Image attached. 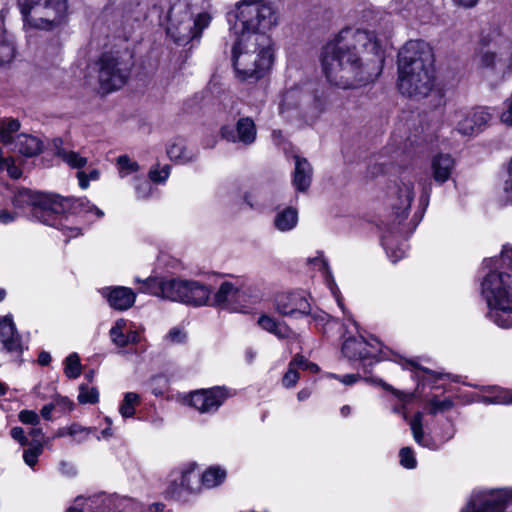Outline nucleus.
Instances as JSON below:
<instances>
[{"label": "nucleus", "mask_w": 512, "mask_h": 512, "mask_svg": "<svg viewBox=\"0 0 512 512\" xmlns=\"http://www.w3.org/2000/svg\"><path fill=\"white\" fill-rule=\"evenodd\" d=\"M240 287L241 293H243L242 299L245 313L251 304H255L261 300L262 294L258 287L253 284H243L240 285Z\"/></svg>", "instance_id": "obj_41"}, {"label": "nucleus", "mask_w": 512, "mask_h": 512, "mask_svg": "<svg viewBox=\"0 0 512 512\" xmlns=\"http://www.w3.org/2000/svg\"><path fill=\"white\" fill-rule=\"evenodd\" d=\"M313 261H314L315 266H318L319 269L322 270L326 286L328 287L332 296L334 297L335 301L337 302V305L343 312H345L341 292H340L339 288L337 287V284L334 280L331 270L328 267L327 262L322 257L315 258Z\"/></svg>", "instance_id": "obj_30"}, {"label": "nucleus", "mask_w": 512, "mask_h": 512, "mask_svg": "<svg viewBox=\"0 0 512 512\" xmlns=\"http://www.w3.org/2000/svg\"><path fill=\"white\" fill-rule=\"evenodd\" d=\"M311 323L318 328L319 326L324 327L330 321V316L324 311H314L310 312Z\"/></svg>", "instance_id": "obj_56"}, {"label": "nucleus", "mask_w": 512, "mask_h": 512, "mask_svg": "<svg viewBox=\"0 0 512 512\" xmlns=\"http://www.w3.org/2000/svg\"><path fill=\"white\" fill-rule=\"evenodd\" d=\"M187 339V333L182 327H173L164 336V342L167 344H182Z\"/></svg>", "instance_id": "obj_50"}, {"label": "nucleus", "mask_w": 512, "mask_h": 512, "mask_svg": "<svg viewBox=\"0 0 512 512\" xmlns=\"http://www.w3.org/2000/svg\"><path fill=\"white\" fill-rule=\"evenodd\" d=\"M453 407V402L450 398H439L437 395H432L427 400L428 412L432 415L442 413L450 410Z\"/></svg>", "instance_id": "obj_40"}, {"label": "nucleus", "mask_w": 512, "mask_h": 512, "mask_svg": "<svg viewBox=\"0 0 512 512\" xmlns=\"http://www.w3.org/2000/svg\"><path fill=\"white\" fill-rule=\"evenodd\" d=\"M273 223L278 231H291L297 226L298 212L292 207H287L275 215Z\"/></svg>", "instance_id": "obj_31"}, {"label": "nucleus", "mask_w": 512, "mask_h": 512, "mask_svg": "<svg viewBox=\"0 0 512 512\" xmlns=\"http://www.w3.org/2000/svg\"><path fill=\"white\" fill-rule=\"evenodd\" d=\"M329 377L339 380L344 385H353L360 380V376L358 374H347L344 376H339L337 374H329Z\"/></svg>", "instance_id": "obj_60"}, {"label": "nucleus", "mask_w": 512, "mask_h": 512, "mask_svg": "<svg viewBox=\"0 0 512 512\" xmlns=\"http://www.w3.org/2000/svg\"><path fill=\"white\" fill-rule=\"evenodd\" d=\"M99 400V393L95 387L82 384L79 387L78 401L81 404H95Z\"/></svg>", "instance_id": "obj_46"}, {"label": "nucleus", "mask_w": 512, "mask_h": 512, "mask_svg": "<svg viewBox=\"0 0 512 512\" xmlns=\"http://www.w3.org/2000/svg\"><path fill=\"white\" fill-rule=\"evenodd\" d=\"M17 217V213L9 212L7 209L0 210V223L9 224L13 222Z\"/></svg>", "instance_id": "obj_62"}, {"label": "nucleus", "mask_w": 512, "mask_h": 512, "mask_svg": "<svg viewBox=\"0 0 512 512\" xmlns=\"http://www.w3.org/2000/svg\"><path fill=\"white\" fill-rule=\"evenodd\" d=\"M57 154L71 168L80 169L87 164V158L75 151L61 149Z\"/></svg>", "instance_id": "obj_43"}, {"label": "nucleus", "mask_w": 512, "mask_h": 512, "mask_svg": "<svg viewBox=\"0 0 512 512\" xmlns=\"http://www.w3.org/2000/svg\"><path fill=\"white\" fill-rule=\"evenodd\" d=\"M227 476V472L220 466H210L201 475L202 489H212L221 485Z\"/></svg>", "instance_id": "obj_32"}, {"label": "nucleus", "mask_w": 512, "mask_h": 512, "mask_svg": "<svg viewBox=\"0 0 512 512\" xmlns=\"http://www.w3.org/2000/svg\"><path fill=\"white\" fill-rule=\"evenodd\" d=\"M233 38L232 62L236 76L257 81L273 64V42L268 31L277 24L273 8L262 0H243L229 14Z\"/></svg>", "instance_id": "obj_1"}, {"label": "nucleus", "mask_w": 512, "mask_h": 512, "mask_svg": "<svg viewBox=\"0 0 512 512\" xmlns=\"http://www.w3.org/2000/svg\"><path fill=\"white\" fill-rule=\"evenodd\" d=\"M257 324L262 330L273 334L278 339H286L292 335V330L285 322L279 321L269 314H261L257 319Z\"/></svg>", "instance_id": "obj_25"}, {"label": "nucleus", "mask_w": 512, "mask_h": 512, "mask_svg": "<svg viewBox=\"0 0 512 512\" xmlns=\"http://www.w3.org/2000/svg\"><path fill=\"white\" fill-rule=\"evenodd\" d=\"M211 19L209 13H195L186 1H178L169 10L167 34L175 43L186 44L200 37Z\"/></svg>", "instance_id": "obj_8"}, {"label": "nucleus", "mask_w": 512, "mask_h": 512, "mask_svg": "<svg viewBox=\"0 0 512 512\" xmlns=\"http://www.w3.org/2000/svg\"><path fill=\"white\" fill-rule=\"evenodd\" d=\"M449 119L461 135L474 136L488 126L492 113L486 107L460 108L454 110Z\"/></svg>", "instance_id": "obj_14"}, {"label": "nucleus", "mask_w": 512, "mask_h": 512, "mask_svg": "<svg viewBox=\"0 0 512 512\" xmlns=\"http://www.w3.org/2000/svg\"><path fill=\"white\" fill-rule=\"evenodd\" d=\"M482 402L486 404H512V390L498 386H489L485 390Z\"/></svg>", "instance_id": "obj_33"}, {"label": "nucleus", "mask_w": 512, "mask_h": 512, "mask_svg": "<svg viewBox=\"0 0 512 512\" xmlns=\"http://www.w3.org/2000/svg\"><path fill=\"white\" fill-rule=\"evenodd\" d=\"M341 352L349 362L357 364L364 372H368L369 368L382 360H393L392 351L384 347L378 339L365 338L362 335L346 338Z\"/></svg>", "instance_id": "obj_10"}, {"label": "nucleus", "mask_w": 512, "mask_h": 512, "mask_svg": "<svg viewBox=\"0 0 512 512\" xmlns=\"http://www.w3.org/2000/svg\"><path fill=\"white\" fill-rule=\"evenodd\" d=\"M64 373L70 379H76L81 374V363L77 353L69 354L64 361Z\"/></svg>", "instance_id": "obj_44"}, {"label": "nucleus", "mask_w": 512, "mask_h": 512, "mask_svg": "<svg viewBox=\"0 0 512 512\" xmlns=\"http://www.w3.org/2000/svg\"><path fill=\"white\" fill-rule=\"evenodd\" d=\"M500 121L506 126H512V99L503 104V110L500 113Z\"/></svg>", "instance_id": "obj_55"}, {"label": "nucleus", "mask_w": 512, "mask_h": 512, "mask_svg": "<svg viewBox=\"0 0 512 512\" xmlns=\"http://www.w3.org/2000/svg\"><path fill=\"white\" fill-rule=\"evenodd\" d=\"M503 191L507 201L512 202V158L509 163L508 174L504 182Z\"/></svg>", "instance_id": "obj_58"}, {"label": "nucleus", "mask_w": 512, "mask_h": 512, "mask_svg": "<svg viewBox=\"0 0 512 512\" xmlns=\"http://www.w3.org/2000/svg\"><path fill=\"white\" fill-rule=\"evenodd\" d=\"M105 427L96 436L97 440H109L113 437L112 420L109 417L104 418Z\"/></svg>", "instance_id": "obj_57"}, {"label": "nucleus", "mask_w": 512, "mask_h": 512, "mask_svg": "<svg viewBox=\"0 0 512 512\" xmlns=\"http://www.w3.org/2000/svg\"><path fill=\"white\" fill-rule=\"evenodd\" d=\"M182 303L194 307L210 306L212 291L206 284L197 280L186 281Z\"/></svg>", "instance_id": "obj_23"}, {"label": "nucleus", "mask_w": 512, "mask_h": 512, "mask_svg": "<svg viewBox=\"0 0 512 512\" xmlns=\"http://www.w3.org/2000/svg\"><path fill=\"white\" fill-rule=\"evenodd\" d=\"M415 196L414 182L411 178L402 177L398 182L389 186L387 206L391 210L393 226L387 228L382 236V245L391 262L396 263L407 253L406 236L411 233L417 222L404 224L407 219L412 201Z\"/></svg>", "instance_id": "obj_6"}, {"label": "nucleus", "mask_w": 512, "mask_h": 512, "mask_svg": "<svg viewBox=\"0 0 512 512\" xmlns=\"http://www.w3.org/2000/svg\"><path fill=\"white\" fill-rule=\"evenodd\" d=\"M126 325L127 321L125 319H118L110 329V337L112 342L120 348L126 347Z\"/></svg>", "instance_id": "obj_42"}, {"label": "nucleus", "mask_w": 512, "mask_h": 512, "mask_svg": "<svg viewBox=\"0 0 512 512\" xmlns=\"http://www.w3.org/2000/svg\"><path fill=\"white\" fill-rule=\"evenodd\" d=\"M423 419L424 413L417 412L413 418L409 421L410 429L412 431L413 438L417 444L430 450H438L444 443L454 436V427L451 423H448L445 430V434L437 439H433L429 435H424L423 432Z\"/></svg>", "instance_id": "obj_19"}, {"label": "nucleus", "mask_w": 512, "mask_h": 512, "mask_svg": "<svg viewBox=\"0 0 512 512\" xmlns=\"http://www.w3.org/2000/svg\"><path fill=\"white\" fill-rule=\"evenodd\" d=\"M430 168L434 181L443 184L450 179L455 169V160L450 154L439 153L432 158Z\"/></svg>", "instance_id": "obj_24"}, {"label": "nucleus", "mask_w": 512, "mask_h": 512, "mask_svg": "<svg viewBox=\"0 0 512 512\" xmlns=\"http://www.w3.org/2000/svg\"><path fill=\"white\" fill-rule=\"evenodd\" d=\"M242 297L240 285L225 281L221 283L213 296L211 295L210 306L229 312L244 313Z\"/></svg>", "instance_id": "obj_18"}, {"label": "nucleus", "mask_w": 512, "mask_h": 512, "mask_svg": "<svg viewBox=\"0 0 512 512\" xmlns=\"http://www.w3.org/2000/svg\"><path fill=\"white\" fill-rule=\"evenodd\" d=\"M116 168L121 179L132 176L133 180L138 176L140 170L139 164L128 155H120L116 159Z\"/></svg>", "instance_id": "obj_35"}, {"label": "nucleus", "mask_w": 512, "mask_h": 512, "mask_svg": "<svg viewBox=\"0 0 512 512\" xmlns=\"http://www.w3.org/2000/svg\"><path fill=\"white\" fill-rule=\"evenodd\" d=\"M42 452H43V444L40 442L33 443L31 447H29L28 449H25L23 452L24 462L29 467L34 468V466L37 464L38 458L42 454Z\"/></svg>", "instance_id": "obj_47"}, {"label": "nucleus", "mask_w": 512, "mask_h": 512, "mask_svg": "<svg viewBox=\"0 0 512 512\" xmlns=\"http://www.w3.org/2000/svg\"><path fill=\"white\" fill-rule=\"evenodd\" d=\"M129 63L113 54H104L98 62V81L103 93L120 89L127 81Z\"/></svg>", "instance_id": "obj_13"}, {"label": "nucleus", "mask_w": 512, "mask_h": 512, "mask_svg": "<svg viewBox=\"0 0 512 512\" xmlns=\"http://www.w3.org/2000/svg\"><path fill=\"white\" fill-rule=\"evenodd\" d=\"M377 383L379 385H381L385 390L392 391L395 394V396L402 402V407L394 408V411L397 413H401L403 415V418L407 419V413L405 412V406L413 399V395L404 394L400 391L394 390L389 384L383 382L382 380H378Z\"/></svg>", "instance_id": "obj_48"}, {"label": "nucleus", "mask_w": 512, "mask_h": 512, "mask_svg": "<svg viewBox=\"0 0 512 512\" xmlns=\"http://www.w3.org/2000/svg\"><path fill=\"white\" fill-rule=\"evenodd\" d=\"M478 68L491 82L503 80L512 70V41L496 32L485 36L478 54Z\"/></svg>", "instance_id": "obj_7"}, {"label": "nucleus", "mask_w": 512, "mask_h": 512, "mask_svg": "<svg viewBox=\"0 0 512 512\" xmlns=\"http://www.w3.org/2000/svg\"><path fill=\"white\" fill-rule=\"evenodd\" d=\"M18 417L23 424H31L33 426H37L40 422L39 415L32 410H22Z\"/></svg>", "instance_id": "obj_53"}, {"label": "nucleus", "mask_w": 512, "mask_h": 512, "mask_svg": "<svg viewBox=\"0 0 512 512\" xmlns=\"http://www.w3.org/2000/svg\"><path fill=\"white\" fill-rule=\"evenodd\" d=\"M0 345L3 351L15 355H20L24 349L22 338L10 314L0 316Z\"/></svg>", "instance_id": "obj_20"}, {"label": "nucleus", "mask_w": 512, "mask_h": 512, "mask_svg": "<svg viewBox=\"0 0 512 512\" xmlns=\"http://www.w3.org/2000/svg\"><path fill=\"white\" fill-rule=\"evenodd\" d=\"M3 170H7L9 176L14 179H18L22 175L21 169L12 159H5L4 163L0 167V171Z\"/></svg>", "instance_id": "obj_54"}, {"label": "nucleus", "mask_w": 512, "mask_h": 512, "mask_svg": "<svg viewBox=\"0 0 512 512\" xmlns=\"http://www.w3.org/2000/svg\"><path fill=\"white\" fill-rule=\"evenodd\" d=\"M100 176V173L97 169H92L88 174H86L84 171H78L77 172V178L79 181V186L82 189H87L89 186V181H95L98 180Z\"/></svg>", "instance_id": "obj_52"}, {"label": "nucleus", "mask_w": 512, "mask_h": 512, "mask_svg": "<svg viewBox=\"0 0 512 512\" xmlns=\"http://www.w3.org/2000/svg\"><path fill=\"white\" fill-rule=\"evenodd\" d=\"M512 500V487L499 489H474L460 512H504Z\"/></svg>", "instance_id": "obj_12"}, {"label": "nucleus", "mask_w": 512, "mask_h": 512, "mask_svg": "<svg viewBox=\"0 0 512 512\" xmlns=\"http://www.w3.org/2000/svg\"><path fill=\"white\" fill-rule=\"evenodd\" d=\"M20 123L16 119H2L0 121V141L4 145H11L14 142L13 134L18 132Z\"/></svg>", "instance_id": "obj_36"}, {"label": "nucleus", "mask_w": 512, "mask_h": 512, "mask_svg": "<svg viewBox=\"0 0 512 512\" xmlns=\"http://www.w3.org/2000/svg\"><path fill=\"white\" fill-rule=\"evenodd\" d=\"M304 98H308V96L303 95V91L300 87L287 89L281 97L279 104L280 113L289 117L293 111L298 109Z\"/></svg>", "instance_id": "obj_28"}, {"label": "nucleus", "mask_w": 512, "mask_h": 512, "mask_svg": "<svg viewBox=\"0 0 512 512\" xmlns=\"http://www.w3.org/2000/svg\"><path fill=\"white\" fill-rule=\"evenodd\" d=\"M480 293L487 304L486 317L500 328H512V246L483 261Z\"/></svg>", "instance_id": "obj_4"}, {"label": "nucleus", "mask_w": 512, "mask_h": 512, "mask_svg": "<svg viewBox=\"0 0 512 512\" xmlns=\"http://www.w3.org/2000/svg\"><path fill=\"white\" fill-rule=\"evenodd\" d=\"M149 179L158 184L165 183L170 175V166L169 165H156L153 166L149 171Z\"/></svg>", "instance_id": "obj_49"}, {"label": "nucleus", "mask_w": 512, "mask_h": 512, "mask_svg": "<svg viewBox=\"0 0 512 512\" xmlns=\"http://www.w3.org/2000/svg\"><path fill=\"white\" fill-rule=\"evenodd\" d=\"M312 181V167L309 162L300 157H295V170L293 175V185L300 191H306Z\"/></svg>", "instance_id": "obj_27"}, {"label": "nucleus", "mask_w": 512, "mask_h": 512, "mask_svg": "<svg viewBox=\"0 0 512 512\" xmlns=\"http://www.w3.org/2000/svg\"><path fill=\"white\" fill-rule=\"evenodd\" d=\"M384 41L374 33L348 27L322 49L321 65L327 81L341 89H356L372 82L378 72L370 71L362 53L369 51L382 61Z\"/></svg>", "instance_id": "obj_2"}, {"label": "nucleus", "mask_w": 512, "mask_h": 512, "mask_svg": "<svg viewBox=\"0 0 512 512\" xmlns=\"http://www.w3.org/2000/svg\"><path fill=\"white\" fill-rule=\"evenodd\" d=\"M55 408H59L62 411H71L73 409V403L67 398L62 396H55L53 399Z\"/></svg>", "instance_id": "obj_59"}, {"label": "nucleus", "mask_w": 512, "mask_h": 512, "mask_svg": "<svg viewBox=\"0 0 512 512\" xmlns=\"http://www.w3.org/2000/svg\"><path fill=\"white\" fill-rule=\"evenodd\" d=\"M11 437L20 443L22 446L28 444V439L25 436L24 430L21 427H14L11 429Z\"/></svg>", "instance_id": "obj_61"}, {"label": "nucleus", "mask_w": 512, "mask_h": 512, "mask_svg": "<svg viewBox=\"0 0 512 512\" xmlns=\"http://www.w3.org/2000/svg\"><path fill=\"white\" fill-rule=\"evenodd\" d=\"M134 189L136 198L139 200H147L152 197L154 188L149 180L144 177H135Z\"/></svg>", "instance_id": "obj_45"}, {"label": "nucleus", "mask_w": 512, "mask_h": 512, "mask_svg": "<svg viewBox=\"0 0 512 512\" xmlns=\"http://www.w3.org/2000/svg\"><path fill=\"white\" fill-rule=\"evenodd\" d=\"M14 57V38L7 32L4 26V20L0 17V66L9 64Z\"/></svg>", "instance_id": "obj_29"}, {"label": "nucleus", "mask_w": 512, "mask_h": 512, "mask_svg": "<svg viewBox=\"0 0 512 512\" xmlns=\"http://www.w3.org/2000/svg\"><path fill=\"white\" fill-rule=\"evenodd\" d=\"M256 126L254 121L249 117L240 118L236 123V128L225 125L221 128L222 137L228 142H240L244 145L254 143L256 139Z\"/></svg>", "instance_id": "obj_21"}, {"label": "nucleus", "mask_w": 512, "mask_h": 512, "mask_svg": "<svg viewBox=\"0 0 512 512\" xmlns=\"http://www.w3.org/2000/svg\"><path fill=\"white\" fill-rule=\"evenodd\" d=\"M24 24L39 29L59 25L67 15V0H18Z\"/></svg>", "instance_id": "obj_9"}, {"label": "nucleus", "mask_w": 512, "mask_h": 512, "mask_svg": "<svg viewBox=\"0 0 512 512\" xmlns=\"http://www.w3.org/2000/svg\"><path fill=\"white\" fill-rule=\"evenodd\" d=\"M306 363V359L303 356L297 355L293 358V360L289 363L288 370L283 376L282 383L285 387L291 388L294 387L299 379V374L297 369L299 366H302Z\"/></svg>", "instance_id": "obj_37"}, {"label": "nucleus", "mask_w": 512, "mask_h": 512, "mask_svg": "<svg viewBox=\"0 0 512 512\" xmlns=\"http://www.w3.org/2000/svg\"><path fill=\"white\" fill-rule=\"evenodd\" d=\"M432 48L422 40L407 42L399 52L398 86L403 95L426 97L434 84Z\"/></svg>", "instance_id": "obj_5"}, {"label": "nucleus", "mask_w": 512, "mask_h": 512, "mask_svg": "<svg viewBox=\"0 0 512 512\" xmlns=\"http://www.w3.org/2000/svg\"><path fill=\"white\" fill-rule=\"evenodd\" d=\"M273 305L278 314L293 319L308 316L311 312V305L304 291L279 292L274 297Z\"/></svg>", "instance_id": "obj_15"}, {"label": "nucleus", "mask_w": 512, "mask_h": 512, "mask_svg": "<svg viewBox=\"0 0 512 512\" xmlns=\"http://www.w3.org/2000/svg\"><path fill=\"white\" fill-rule=\"evenodd\" d=\"M140 403V397L137 393L127 392L119 406V413L123 418H131L135 414V409Z\"/></svg>", "instance_id": "obj_39"}, {"label": "nucleus", "mask_w": 512, "mask_h": 512, "mask_svg": "<svg viewBox=\"0 0 512 512\" xmlns=\"http://www.w3.org/2000/svg\"><path fill=\"white\" fill-rule=\"evenodd\" d=\"M400 464L406 469H414L417 460L414 451L410 447H404L399 452Z\"/></svg>", "instance_id": "obj_51"}, {"label": "nucleus", "mask_w": 512, "mask_h": 512, "mask_svg": "<svg viewBox=\"0 0 512 512\" xmlns=\"http://www.w3.org/2000/svg\"><path fill=\"white\" fill-rule=\"evenodd\" d=\"M231 396L232 393L225 387L201 389L190 393L189 405L200 413H214Z\"/></svg>", "instance_id": "obj_17"}, {"label": "nucleus", "mask_w": 512, "mask_h": 512, "mask_svg": "<svg viewBox=\"0 0 512 512\" xmlns=\"http://www.w3.org/2000/svg\"><path fill=\"white\" fill-rule=\"evenodd\" d=\"M200 475L195 463H187L174 469L168 476L165 493L177 501H185L189 495L200 494Z\"/></svg>", "instance_id": "obj_11"}, {"label": "nucleus", "mask_w": 512, "mask_h": 512, "mask_svg": "<svg viewBox=\"0 0 512 512\" xmlns=\"http://www.w3.org/2000/svg\"><path fill=\"white\" fill-rule=\"evenodd\" d=\"M140 341V334L136 330H130L126 335V346L128 344H135Z\"/></svg>", "instance_id": "obj_63"}, {"label": "nucleus", "mask_w": 512, "mask_h": 512, "mask_svg": "<svg viewBox=\"0 0 512 512\" xmlns=\"http://www.w3.org/2000/svg\"><path fill=\"white\" fill-rule=\"evenodd\" d=\"M14 148L25 156H33L40 152L41 142L34 136L20 134L14 140Z\"/></svg>", "instance_id": "obj_34"}, {"label": "nucleus", "mask_w": 512, "mask_h": 512, "mask_svg": "<svg viewBox=\"0 0 512 512\" xmlns=\"http://www.w3.org/2000/svg\"><path fill=\"white\" fill-rule=\"evenodd\" d=\"M54 409H55V405L53 404V402L43 406L41 409V416L46 420H51V418H52L51 415H52V412Z\"/></svg>", "instance_id": "obj_64"}, {"label": "nucleus", "mask_w": 512, "mask_h": 512, "mask_svg": "<svg viewBox=\"0 0 512 512\" xmlns=\"http://www.w3.org/2000/svg\"><path fill=\"white\" fill-rule=\"evenodd\" d=\"M167 156L173 161L189 162L194 155L188 151L182 141H175L167 147Z\"/></svg>", "instance_id": "obj_38"}, {"label": "nucleus", "mask_w": 512, "mask_h": 512, "mask_svg": "<svg viewBox=\"0 0 512 512\" xmlns=\"http://www.w3.org/2000/svg\"><path fill=\"white\" fill-rule=\"evenodd\" d=\"M95 432V427H87L81 425L80 423L73 422L67 426L58 428L55 433V437H70L76 444H81L87 441L90 435Z\"/></svg>", "instance_id": "obj_26"}, {"label": "nucleus", "mask_w": 512, "mask_h": 512, "mask_svg": "<svg viewBox=\"0 0 512 512\" xmlns=\"http://www.w3.org/2000/svg\"><path fill=\"white\" fill-rule=\"evenodd\" d=\"M187 279L182 278H147L139 289L142 293H149L170 301L182 303Z\"/></svg>", "instance_id": "obj_16"}, {"label": "nucleus", "mask_w": 512, "mask_h": 512, "mask_svg": "<svg viewBox=\"0 0 512 512\" xmlns=\"http://www.w3.org/2000/svg\"><path fill=\"white\" fill-rule=\"evenodd\" d=\"M110 307L116 310H127L135 302L136 295L132 289L124 286L104 287L99 290Z\"/></svg>", "instance_id": "obj_22"}, {"label": "nucleus", "mask_w": 512, "mask_h": 512, "mask_svg": "<svg viewBox=\"0 0 512 512\" xmlns=\"http://www.w3.org/2000/svg\"><path fill=\"white\" fill-rule=\"evenodd\" d=\"M13 205L22 214L61 230L68 238L81 234L76 215L87 217V220L104 216L102 210L85 198L61 199L56 195L26 188L17 191L13 198Z\"/></svg>", "instance_id": "obj_3"}]
</instances>
